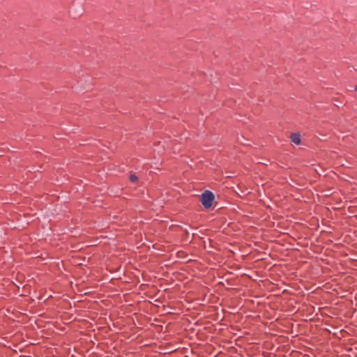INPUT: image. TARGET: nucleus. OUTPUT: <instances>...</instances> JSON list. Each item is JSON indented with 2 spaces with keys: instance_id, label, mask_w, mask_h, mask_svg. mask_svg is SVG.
I'll list each match as a JSON object with an SVG mask.
<instances>
[{
  "instance_id": "3",
  "label": "nucleus",
  "mask_w": 357,
  "mask_h": 357,
  "mask_svg": "<svg viewBox=\"0 0 357 357\" xmlns=\"http://www.w3.org/2000/svg\"><path fill=\"white\" fill-rule=\"evenodd\" d=\"M129 178L132 183H135L138 180V177L135 174H131Z\"/></svg>"
},
{
  "instance_id": "4",
  "label": "nucleus",
  "mask_w": 357,
  "mask_h": 357,
  "mask_svg": "<svg viewBox=\"0 0 357 357\" xmlns=\"http://www.w3.org/2000/svg\"><path fill=\"white\" fill-rule=\"evenodd\" d=\"M356 90L357 91V86H356Z\"/></svg>"
},
{
  "instance_id": "2",
  "label": "nucleus",
  "mask_w": 357,
  "mask_h": 357,
  "mask_svg": "<svg viewBox=\"0 0 357 357\" xmlns=\"http://www.w3.org/2000/svg\"><path fill=\"white\" fill-rule=\"evenodd\" d=\"M291 141L296 144V145H299L301 142V135L298 132H294L290 136Z\"/></svg>"
},
{
  "instance_id": "1",
  "label": "nucleus",
  "mask_w": 357,
  "mask_h": 357,
  "mask_svg": "<svg viewBox=\"0 0 357 357\" xmlns=\"http://www.w3.org/2000/svg\"><path fill=\"white\" fill-rule=\"evenodd\" d=\"M214 199V194L210 190H205L201 195V202L205 208H211Z\"/></svg>"
}]
</instances>
